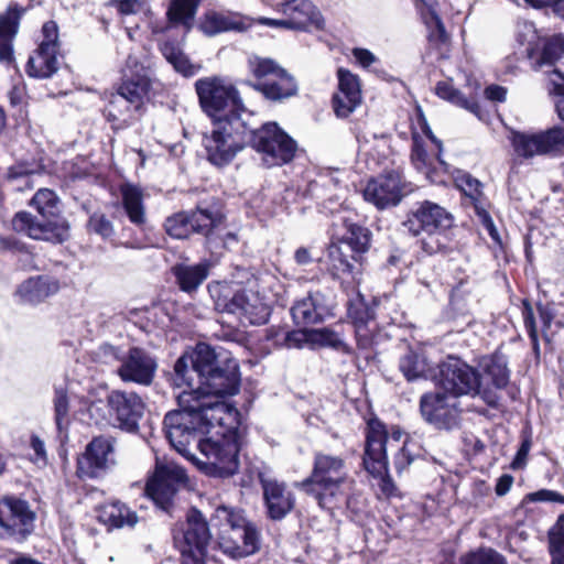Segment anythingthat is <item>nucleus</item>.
Instances as JSON below:
<instances>
[{
  "label": "nucleus",
  "mask_w": 564,
  "mask_h": 564,
  "mask_svg": "<svg viewBox=\"0 0 564 564\" xmlns=\"http://www.w3.org/2000/svg\"><path fill=\"white\" fill-rule=\"evenodd\" d=\"M173 384L187 387L177 398V409L163 419V431L170 445L188 457L191 445L206 458L199 469L209 477L228 478L239 468L241 449L238 426H227L231 408L212 402L209 397H232L240 390L241 373L234 358L221 359L215 348L197 343L191 352L178 357L173 367Z\"/></svg>",
  "instance_id": "f257e3e1"
},
{
  "label": "nucleus",
  "mask_w": 564,
  "mask_h": 564,
  "mask_svg": "<svg viewBox=\"0 0 564 564\" xmlns=\"http://www.w3.org/2000/svg\"><path fill=\"white\" fill-rule=\"evenodd\" d=\"M454 216L443 206L429 199L416 202L405 214L403 227L419 240L425 256H448L455 250Z\"/></svg>",
  "instance_id": "f03ea898"
},
{
  "label": "nucleus",
  "mask_w": 564,
  "mask_h": 564,
  "mask_svg": "<svg viewBox=\"0 0 564 564\" xmlns=\"http://www.w3.org/2000/svg\"><path fill=\"white\" fill-rule=\"evenodd\" d=\"M349 480L346 460L339 455L316 451L313 454L310 475L296 481L295 488L313 498L325 510L340 507L345 499V487Z\"/></svg>",
  "instance_id": "7ed1b4c3"
},
{
  "label": "nucleus",
  "mask_w": 564,
  "mask_h": 564,
  "mask_svg": "<svg viewBox=\"0 0 564 564\" xmlns=\"http://www.w3.org/2000/svg\"><path fill=\"white\" fill-rule=\"evenodd\" d=\"M210 525L219 550L232 557L256 554L261 547V533L242 509L219 505L210 516Z\"/></svg>",
  "instance_id": "20e7f679"
},
{
  "label": "nucleus",
  "mask_w": 564,
  "mask_h": 564,
  "mask_svg": "<svg viewBox=\"0 0 564 564\" xmlns=\"http://www.w3.org/2000/svg\"><path fill=\"white\" fill-rule=\"evenodd\" d=\"M200 109L212 123L220 119H247L252 113L246 108L237 87L218 75L198 78L194 84Z\"/></svg>",
  "instance_id": "39448f33"
},
{
  "label": "nucleus",
  "mask_w": 564,
  "mask_h": 564,
  "mask_svg": "<svg viewBox=\"0 0 564 564\" xmlns=\"http://www.w3.org/2000/svg\"><path fill=\"white\" fill-rule=\"evenodd\" d=\"M212 530L210 519L195 506L186 510L183 521L174 523L172 538L182 564H206Z\"/></svg>",
  "instance_id": "423d86ee"
},
{
  "label": "nucleus",
  "mask_w": 564,
  "mask_h": 564,
  "mask_svg": "<svg viewBox=\"0 0 564 564\" xmlns=\"http://www.w3.org/2000/svg\"><path fill=\"white\" fill-rule=\"evenodd\" d=\"M246 147L261 155L270 166H283L293 162L299 144L276 121L253 127L246 119Z\"/></svg>",
  "instance_id": "0eeeda50"
},
{
  "label": "nucleus",
  "mask_w": 564,
  "mask_h": 564,
  "mask_svg": "<svg viewBox=\"0 0 564 564\" xmlns=\"http://www.w3.org/2000/svg\"><path fill=\"white\" fill-rule=\"evenodd\" d=\"M247 67L253 78L249 85L265 100L282 104L299 95L295 77L275 59L253 54L248 57Z\"/></svg>",
  "instance_id": "6e6552de"
},
{
  "label": "nucleus",
  "mask_w": 564,
  "mask_h": 564,
  "mask_svg": "<svg viewBox=\"0 0 564 564\" xmlns=\"http://www.w3.org/2000/svg\"><path fill=\"white\" fill-rule=\"evenodd\" d=\"M213 127L212 132L205 133L202 141L206 160L212 165L224 169L247 148L246 119H220L213 122Z\"/></svg>",
  "instance_id": "1a4fd4ad"
},
{
  "label": "nucleus",
  "mask_w": 564,
  "mask_h": 564,
  "mask_svg": "<svg viewBox=\"0 0 564 564\" xmlns=\"http://www.w3.org/2000/svg\"><path fill=\"white\" fill-rule=\"evenodd\" d=\"M365 453L362 465L373 477H380V489L387 496H393L395 486L389 476V462L387 456L388 429L387 425L375 414L366 422L365 429Z\"/></svg>",
  "instance_id": "9d476101"
},
{
  "label": "nucleus",
  "mask_w": 564,
  "mask_h": 564,
  "mask_svg": "<svg viewBox=\"0 0 564 564\" xmlns=\"http://www.w3.org/2000/svg\"><path fill=\"white\" fill-rule=\"evenodd\" d=\"M187 481L188 477L183 467L175 464H156L147 479L144 495L161 512L174 518L177 508L176 496Z\"/></svg>",
  "instance_id": "9b49d317"
},
{
  "label": "nucleus",
  "mask_w": 564,
  "mask_h": 564,
  "mask_svg": "<svg viewBox=\"0 0 564 564\" xmlns=\"http://www.w3.org/2000/svg\"><path fill=\"white\" fill-rule=\"evenodd\" d=\"M431 377L440 390L454 398L476 395L481 391L479 370L454 355H447Z\"/></svg>",
  "instance_id": "f8f14e48"
},
{
  "label": "nucleus",
  "mask_w": 564,
  "mask_h": 564,
  "mask_svg": "<svg viewBox=\"0 0 564 564\" xmlns=\"http://www.w3.org/2000/svg\"><path fill=\"white\" fill-rule=\"evenodd\" d=\"M379 300L373 297L369 303L359 291L346 303V317L354 328L357 349L369 360L377 345L378 327L376 307Z\"/></svg>",
  "instance_id": "ddd939ff"
},
{
  "label": "nucleus",
  "mask_w": 564,
  "mask_h": 564,
  "mask_svg": "<svg viewBox=\"0 0 564 564\" xmlns=\"http://www.w3.org/2000/svg\"><path fill=\"white\" fill-rule=\"evenodd\" d=\"M223 215L208 208L181 210L166 217L163 227L173 239L184 240L193 235H199L209 241L215 230L223 223Z\"/></svg>",
  "instance_id": "4468645a"
},
{
  "label": "nucleus",
  "mask_w": 564,
  "mask_h": 564,
  "mask_svg": "<svg viewBox=\"0 0 564 564\" xmlns=\"http://www.w3.org/2000/svg\"><path fill=\"white\" fill-rule=\"evenodd\" d=\"M455 398L442 390L424 392L419 400L422 420L440 432H452L460 427L462 409Z\"/></svg>",
  "instance_id": "2eb2a0df"
},
{
  "label": "nucleus",
  "mask_w": 564,
  "mask_h": 564,
  "mask_svg": "<svg viewBox=\"0 0 564 564\" xmlns=\"http://www.w3.org/2000/svg\"><path fill=\"white\" fill-rule=\"evenodd\" d=\"M41 33L42 41L25 65V72L32 78H50L58 70L61 42L57 23L53 20L44 22Z\"/></svg>",
  "instance_id": "dca6fc26"
},
{
  "label": "nucleus",
  "mask_w": 564,
  "mask_h": 564,
  "mask_svg": "<svg viewBox=\"0 0 564 564\" xmlns=\"http://www.w3.org/2000/svg\"><path fill=\"white\" fill-rule=\"evenodd\" d=\"M35 512L26 500L15 496L0 499V535L22 543L34 530Z\"/></svg>",
  "instance_id": "f3484780"
},
{
  "label": "nucleus",
  "mask_w": 564,
  "mask_h": 564,
  "mask_svg": "<svg viewBox=\"0 0 564 564\" xmlns=\"http://www.w3.org/2000/svg\"><path fill=\"white\" fill-rule=\"evenodd\" d=\"M514 152L523 158L553 155L564 147V128L553 126L534 133L514 131L511 137Z\"/></svg>",
  "instance_id": "a211bd4d"
},
{
  "label": "nucleus",
  "mask_w": 564,
  "mask_h": 564,
  "mask_svg": "<svg viewBox=\"0 0 564 564\" xmlns=\"http://www.w3.org/2000/svg\"><path fill=\"white\" fill-rule=\"evenodd\" d=\"M416 121L417 124L422 131V133L431 141V143L434 145V150H432L431 153L427 152L425 148V142L422 138V135L417 132L416 128L413 126L411 127V152H410V159L412 164L417 170H426L429 173V176L434 181L433 178V161L435 160L445 170L448 169V164L442 159L443 154V142L440 140L434 132L432 131L427 119L422 111V109L419 107L416 111Z\"/></svg>",
  "instance_id": "6ab92c4d"
},
{
  "label": "nucleus",
  "mask_w": 564,
  "mask_h": 564,
  "mask_svg": "<svg viewBox=\"0 0 564 564\" xmlns=\"http://www.w3.org/2000/svg\"><path fill=\"white\" fill-rule=\"evenodd\" d=\"M404 186L402 173L395 170L386 171L367 182L362 195L366 202L383 210L400 204L404 196Z\"/></svg>",
  "instance_id": "aec40b11"
},
{
  "label": "nucleus",
  "mask_w": 564,
  "mask_h": 564,
  "mask_svg": "<svg viewBox=\"0 0 564 564\" xmlns=\"http://www.w3.org/2000/svg\"><path fill=\"white\" fill-rule=\"evenodd\" d=\"M113 443L111 436L93 437L76 459V476L82 480L104 476L108 469L109 455L113 452Z\"/></svg>",
  "instance_id": "412c9836"
},
{
  "label": "nucleus",
  "mask_w": 564,
  "mask_h": 564,
  "mask_svg": "<svg viewBox=\"0 0 564 564\" xmlns=\"http://www.w3.org/2000/svg\"><path fill=\"white\" fill-rule=\"evenodd\" d=\"M107 406L119 429L137 432L143 417L145 403L135 392L113 390L107 395Z\"/></svg>",
  "instance_id": "4be33fe9"
},
{
  "label": "nucleus",
  "mask_w": 564,
  "mask_h": 564,
  "mask_svg": "<svg viewBox=\"0 0 564 564\" xmlns=\"http://www.w3.org/2000/svg\"><path fill=\"white\" fill-rule=\"evenodd\" d=\"M257 479L262 490L267 518L272 521L284 519L295 508L294 494L289 490L286 482L269 478L262 471L258 473Z\"/></svg>",
  "instance_id": "5701e85b"
},
{
  "label": "nucleus",
  "mask_w": 564,
  "mask_h": 564,
  "mask_svg": "<svg viewBox=\"0 0 564 564\" xmlns=\"http://www.w3.org/2000/svg\"><path fill=\"white\" fill-rule=\"evenodd\" d=\"M158 364L144 348L132 346L121 360L117 370L123 382H133L141 386H150L155 377Z\"/></svg>",
  "instance_id": "b1692460"
},
{
  "label": "nucleus",
  "mask_w": 564,
  "mask_h": 564,
  "mask_svg": "<svg viewBox=\"0 0 564 564\" xmlns=\"http://www.w3.org/2000/svg\"><path fill=\"white\" fill-rule=\"evenodd\" d=\"M337 91L332 96V107L338 118H348L361 104V82L357 74L339 67L336 72Z\"/></svg>",
  "instance_id": "393cba45"
},
{
  "label": "nucleus",
  "mask_w": 564,
  "mask_h": 564,
  "mask_svg": "<svg viewBox=\"0 0 564 564\" xmlns=\"http://www.w3.org/2000/svg\"><path fill=\"white\" fill-rule=\"evenodd\" d=\"M152 79L142 66L135 65L122 74L116 94L147 113Z\"/></svg>",
  "instance_id": "a878e982"
},
{
  "label": "nucleus",
  "mask_w": 564,
  "mask_h": 564,
  "mask_svg": "<svg viewBox=\"0 0 564 564\" xmlns=\"http://www.w3.org/2000/svg\"><path fill=\"white\" fill-rule=\"evenodd\" d=\"M10 228L15 234L26 236L33 240L46 241L53 245H62L65 241L59 237L62 226L44 223L28 210L17 212L11 220Z\"/></svg>",
  "instance_id": "bb28decb"
},
{
  "label": "nucleus",
  "mask_w": 564,
  "mask_h": 564,
  "mask_svg": "<svg viewBox=\"0 0 564 564\" xmlns=\"http://www.w3.org/2000/svg\"><path fill=\"white\" fill-rule=\"evenodd\" d=\"M25 9L11 2L0 13V64L11 67L15 64L14 41L20 31Z\"/></svg>",
  "instance_id": "cd10ccee"
},
{
  "label": "nucleus",
  "mask_w": 564,
  "mask_h": 564,
  "mask_svg": "<svg viewBox=\"0 0 564 564\" xmlns=\"http://www.w3.org/2000/svg\"><path fill=\"white\" fill-rule=\"evenodd\" d=\"M96 520L108 532L120 529L133 530L141 517L128 503L119 499H110L95 507Z\"/></svg>",
  "instance_id": "c85d7f7f"
},
{
  "label": "nucleus",
  "mask_w": 564,
  "mask_h": 564,
  "mask_svg": "<svg viewBox=\"0 0 564 564\" xmlns=\"http://www.w3.org/2000/svg\"><path fill=\"white\" fill-rule=\"evenodd\" d=\"M61 199L51 188H39L29 202V206L33 207L44 223L57 224L62 226L59 237L67 241L70 236V225L63 216L59 208Z\"/></svg>",
  "instance_id": "c756f323"
},
{
  "label": "nucleus",
  "mask_w": 564,
  "mask_h": 564,
  "mask_svg": "<svg viewBox=\"0 0 564 564\" xmlns=\"http://www.w3.org/2000/svg\"><path fill=\"white\" fill-rule=\"evenodd\" d=\"M104 118L113 132L124 130L139 122L145 115L118 94H111L108 102L101 110Z\"/></svg>",
  "instance_id": "7c9ffc66"
},
{
  "label": "nucleus",
  "mask_w": 564,
  "mask_h": 564,
  "mask_svg": "<svg viewBox=\"0 0 564 564\" xmlns=\"http://www.w3.org/2000/svg\"><path fill=\"white\" fill-rule=\"evenodd\" d=\"M457 282L451 289L448 304L445 308V317L452 322L465 321L471 316L469 276L460 268L457 269Z\"/></svg>",
  "instance_id": "2f4dec72"
},
{
  "label": "nucleus",
  "mask_w": 564,
  "mask_h": 564,
  "mask_svg": "<svg viewBox=\"0 0 564 564\" xmlns=\"http://www.w3.org/2000/svg\"><path fill=\"white\" fill-rule=\"evenodd\" d=\"M508 365L509 359L502 351V345L498 346L494 352L481 356L477 361L481 377H487L497 390L506 389L510 382L511 371Z\"/></svg>",
  "instance_id": "473e14b6"
},
{
  "label": "nucleus",
  "mask_w": 564,
  "mask_h": 564,
  "mask_svg": "<svg viewBox=\"0 0 564 564\" xmlns=\"http://www.w3.org/2000/svg\"><path fill=\"white\" fill-rule=\"evenodd\" d=\"M216 311L220 313L237 314L247 304V292L235 290L227 281H212L207 286Z\"/></svg>",
  "instance_id": "72a5a7b5"
},
{
  "label": "nucleus",
  "mask_w": 564,
  "mask_h": 564,
  "mask_svg": "<svg viewBox=\"0 0 564 564\" xmlns=\"http://www.w3.org/2000/svg\"><path fill=\"white\" fill-rule=\"evenodd\" d=\"M61 289L59 281L47 275L30 276L20 283L15 295L22 303L39 304L56 294Z\"/></svg>",
  "instance_id": "f704fd0d"
},
{
  "label": "nucleus",
  "mask_w": 564,
  "mask_h": 564,
  "mask_svg": "<svg viewBox=\"0 0 564 564\" xmlns=\"http://www.w3.org/2000/svg\"><path fill=\"white\" fill-rule=\"evenodd\" d=\"M564 56V34L556 33L541 39L534 46L528 48V58L534 69L543 66H554Z\"/></svg>",
  "instance_id": "c9c22d12"
},
{
  "label": "nucleus",
  "mask_w": 564,
  "mask_h": 564,
  "mask_svg": "<svg viewBox=\"0 0 564 564\" xmlns=\"http://www.w3.org/2000/svg\"><path fill=\"white\" fill-rule=\"evenodd\" d=\"M371 240L372 232L368 227L356 223L350 218H344L343 232L340 236H337V241L335 242L340 246L343 243L348 246L352 252V261H358L362 254L369 251Z\"/></svg>",
  "instance_id": "e433bc0d"
},
{
  "label": "nucleus",
  "mask_w": 564,
  "mask_h": 564,
  "mask_svg": "<svg viewBox=\"0 0 564 564\" xmlns=\"http://www.w3.org/2000/svg\"><path fill=\"white\" fill-rule=\"evenodd\" d=\"M452 178L455 188L460 192L466 204L470 205L475 213L489 206L484 193V184L469 172L455 169L452 173Z\"/></svg>",
  "instance_id": "4c0bfd02"
},
{
  "label": "nucleus",
  "mask_w": 564,
  "mask_h": 564,
  "mask_svg": "<svg viewBox=\"0 0 564 564\" xmlns=\"http://www.w3.org/2000/svg\"><path fill=\"white\" fill-rule=\"evenodd\" d=\"M202 0H171L166 10V25L155 33H164L173 28L182 26L187 34L194 26L195 15Z\"/></svg>",
  "instance_id": "58836bf2"
},
{
  "label": "nucleus",
  "mask_w": 564,
  "mask_h": 564,
  "mask_svg": "<svg viewBox=\"0 0 564 564\" xmlns=\"http://www.w3.org/2000/svg\"><path fill=\"white\" fill-rule=\"evenodd\" d=\"M119 192L121 206L127 218L135 227L143 228L147 224V213L142 188L127 182L119 185Z\"/></svg>",
  "instance_id": "ea45409f"
},
{
  "label": "nucleus",
  "mask_w": 564,
  "mask_h": 564,
  "mask_svg": "<svg viewBox=\"0 0 564 564\" xmlns=\"http://www.w3.org/2000/svg\"><path fill=\"white\" fill-rule=\"evenodd\" d=\"M159 51L172 65L173 69L185 78L195 76L200 70L199 64H193L175 40H164L159 43Z\"/></svg>",
  "instance_id": "a19ab883"
},
{
  "label": "nucleus",
  "mask_w": 564,
  "mask_h": 564,
  "mask_svg": "<svg viewBox=\"0 0 564 564\" xmlns=\"http://www.w3.org/2000/svg\"><path fill=\"white\" fill-rule=\"evenodd\" d=\"M338 327L340 330L330 327L311 328L305 333L306 341L311 345L332 348L344 355H355L352 346L347 344L343 338V325H338Z\"/></svg>",
  "instance_id": "79ce46f5"
},
{
  "label": "nucleus",
  "mask_w": 564,
  "mask_h": 564,
  "mask_svg": "<svg viewBox=\"0 0 564 564\" xmlns=\"http://www.w3.org/2000/svg\"><path fill=\"white\" fill-rule=\"evenodd\" d=\"M209 269V263L205 261L194 265L176 264L172 271L178 289L191 294L207 279Z\"/></svg>",
  "instance_id": "37998d69"
},
{
  "label": "nucleus",
  "mask_w": 564,
  "mask_h": 564,
  "mask_svg": "<svg viewBox=\"0 0 564 564\" xmlns=\"http://www.w3.org/2000/svg\"><path fill=\"white\" fill-rule=\"evenodd\" d=\"M399 369L408 382L417 379H427L432 373V367L423 351L409 348L399 359Z\"/></svg>",
  "instance_id": "c03bdc74"
},
{
  "label": "nucleus",
  "mask_w": 564,
  "mask_h": 564,
  "mask_svg": "<svg viewBox=\"0 0 564 564\" xmlns=\"http://www.w3.org/2000/svg\"><path fill=\"white\" fill-rule=\"evenodd\" d=\"M435 95L452 105L463 108L478 118H481V106L476 96L465 97L462 91L454 87L452 79L440 80L434 89Z\"/></svg>",
  "instance_id": "a18cd8bd"
},
{
  "label": "nucleus",
  "mask_w": 564,
  "mask_h": 564,
  "mask_svg": "<svg viewBox=\"0 0 564 564\" xmlns=\"http://www.w3.org/2000/svg\"><path fill=\"white\" fill-rule=\"evenodd\" d=\"M293 322L297 326L307 328L310 325L322 323L324 317L313 293L296 301L291 307Z\"/></svg>",
  "instance_id": "49530a36"
},
{
  "label": "nucleus",
  "mask_w": 564,
  "mask_h": 564,
  "mask_svg": "<svg viewBox=\"0 0 564 564\" xmlns=\"http://www.w3.org/2000/svg\"><path fill=\"white\" fill-rule=\"evenodd\" d=\"M327 272L334 280H345L352 278L355 265L351 262V256H347L341 250V246L332 241L327 248Z\"/></svg>",
  "instance_id": "de8ad7c7"
},
{
  "label": "nucleus",
  "mask_w": 564,
  "mask_h": 564,
  "mask_svg": "<svg viewBox=\"0 0 564 564\" xmlns=\"http://www.w3.org/2000/svg\"><path fill=\"white\" fill-rule=\"evenodd\" d=\"M422 19L429 29V43L437 50L447 47L451 43V36L436 10L433 7H429L426 12L422 14Z\"/></svg>",
  "instance_id": "09e8293b"
},
{
  "label": "nucleus",
  "mask_w": 564,
  "mask_h": 564,
  "mask_svg": "<svg viewBox=\"0 0 564 564\" xmlns=\"http://www.w3.org/2000/svg\"><path fill=\"white\" fill-rule=\"evenodd\" d=\"M199 29L206 35H215L231 30L241 31L243 30V24L242 22L236 21L230 17H226L218 12L210 11L205 13L204 18L200 21Z\"/></svg>",
  "instance_id": "8fccbe9b"
},
{
  "label": "nucleus",
  "mask_w": 564,
  "mask_h": 564,
  "mask_svg": "<svg viewBox=\"0 0 564 564\" xmlns=\"http://www.w3.org/2000/svg\"><path fill=\"white\" fill-rule=\"evenodd\" d=\"M454 553L449 561L453 563ZM456 564H508L506 557L492 547H478L462 554Z\"/></svg>",
  "instance_id": "3c124183"
},
{
  "label": "nucleus",
  "mask_w": 564,
  "mask_h": 564,
  "mask_svg": "<svg viewBox=\"0 0 564 564\" xmlns=\"http://www.w3.org/2000/svg\"><path fill=\"white\" fill-rule=\"evenodd\" d=\"M551 564H564V513H561L549 530Z\"/></svg>",
  "instance_id": "603ef678"
},
{
  "label": "nucleus",
  "mask_w": 564,
  "mask_h": 564,
  "mask_svg": "<svg viewBox=\"0 0 564 564\" xmlns=\"http://www.w3.org/2000/svg\"><path fill=\"white\" fill-rule=\"evenodd\" d=\"M236 315L245 317L251 325L261 326L268 323L271 310L267 304L260 301L251 303L247 295V304H243L241 311Z\"/></svg>",
  "instance_id": "864d4df0"
},
{
  "label": "nucleus",
  "mask_w": 564,
  "mask_h": 564,
  "mask_svg": "<svg viewBox=\"0 0 564 564\" xmlns=\"http://www.w3.org/2000/svg\"><path fill=\"white\" fill-rule=\"evenodd\" d=\"M521 313L523 317V324L528 333L532 350L536 358L540 357V341L539 334L535 324L534 311L531 302L528 299H523L521 302Z\"/></svg>",
  "instance_id": "5fc2aeb1"
},
{
  "label": "nucleus",
  "mask_w": 564,
  "mask_h": 564,
  "mask_svg": "<svg viewBox=\"0 0 564 564\" xmlns=\"http://www.w3.org/2000/svg\"><path fill=\"white\" fill-rule=\"evenodd\" d=\"M88 234H95L102 239H111L115 236V228L111 220L100 212L93 213L86 224Z\"/></svg>",
  "instance_id": "6e6d98bb"
},
{
  "label": "nucleus",
  "mask_w": 564,
  "mask_h": 564,
  "mask_svg": "<svg viewBox=\"0 0 564 564\" xmlns=\"http://www.w3.org/2000/svg\"><path fill=\"white\" fill-rule=\"evenodd\" d=\"M0 252L32 256V247L14 236H0Z\"/></svg>",
  "instance_id": "4d7b16f0"
},
{
  "label": "nucleus",
  "mask_w": 564,
  "mask_h": 564,
  "mask_svg": "<svg viewBox=\"0 0 564 564\" xmlns=\"http://www.w3.org/2000/svg\"><path fill=\"white\" fill-rule=\"evenodd\" d=\"M54 412L57 430L61 431L64 420L67 419L69 412V401L65 390L58 389L54 395Z\"/></svg>",
  "instance_id": "13d9d810"
},
{
  "label": "nucleus",
  "mask_w": 564,
  "mask_h": 564,
  "mask_svg": "<svg viewBox=\"0 0 564 564\" xmlns=\"http://www.w3.org/2000/svg\"><path fill=\"white\" fill-rule=\"evenodd\" d=\"M410 445H414L409 437L403 442L402 447L393 457V465L398 474L405 470L414 460V454L412 453Z\"/></svg>",
  "instance_id": "bf43d9fd"
},
{
  "label": "nucleus",
  "mask_w": 564,
  "mask_h": 564,
  "mask_svg": "<svg viewBox=\"0 0 564 564\" xmlns=\"http://www.w3.org/2000/svg\"><path fill=\"white\" fill-rule=\"evenodd\" d=\"M546 90L549 95L560 97V100H564V74L558 68H554L549 73Z\"/></svg>",
  "instance_id": "052dcab7"
},
{
  "label": "nucleus",
  "mask_w": 564,
  "mask_h": 564,
  "mask_svg": "<svg viewBox=\"0 0 564 564\" xmlns=\"http://www.w3.org/2000/svg\"><path fill=\"white\" fill-rule=\"evenodd\" d=\"M475 214L478 217L482 227L487 230V232H488L489 237L491 238V240L494 241V243L496 246L502 247L501 236H500L497 227L495 226V223H494L487 207L475 213Z\"/></svg>",
  "instance_id": "680f3d73"
},
{
  "label": "nucleus",
  "mask_w": 564,
  "mask_h": 564,
  "mask_svg": "<svg viewBox=\"0 0 564 564\" xmlns=\"http://www.w3.org/2000/svg\"><path fill=\"white\" fill-rule=\"evenodd\" d=\"M525 498L531 502H557L564 505V495L550 489H540L538 491L530 492Z\"/></svg>",
  "instance_id": "e2e57ef3"
},
{
  "label": "nucleus",
  "mask_w": 564,
  "mask_h": 564,
  "mask_svg": "<svg viewBox=\"0 0 564 564\" xmlns=\"http://www.w3.org/2000/svg\"><path fill=\"white\" fill-rule=\"evenodd\" d=\"M533 9H551L553 14L564 20V0H524Z\"/></svg>",
  "instance_id": "0e129e2a"
},
{
  "label": "nucleus",
  "mask_w": 564,
  "mask_h": 564,
  "mask_svg": "<svg viewBox=\"0 0 564 564\" xmlns=\"http://www.w3.org/2000/svg\"><path fill=\"white\" fill-rule=\"evenodd\" d=\"M34 173L32 165L29 162H18L8 167L6 178L8 181H14L21 177L30 176Z\"/></svg>",
  "instance_id": "69168bd1"
},
{
  "label": "nucleus",
  "mask_w": 564,
  "mask_h": 564,
  "mask_svg": "<svg viewBox=\"0 0 564 564\" xmlns=\"http://www.w3.org/2000/svg\"><path fill=\"white\" fill-rule=\"evenodd\" d=\"M108 7H115L120 15H130L138 12L140 0H109Z\"/></svg>",
  "instance_id": "338daca9"
},
{
  "label": "nucleus",
  "mask_w": 564,
  "mask_h": 564,
  "mask_svg": "<svg viewBox=\"0 0 564 564\" xmlns=\"http://www.w3.org/2000/svg\"><path fill=\"white\" fill-rule=\"evenodd\" d=\"M310 328H305L303 327L302 329H299V330H288V332H284L283 333V343L285 346L288 347H302V344L303 343H307L306 341V332Z\"/></svg>",
  "instance_id": "774afa93"
}]
</instances>
